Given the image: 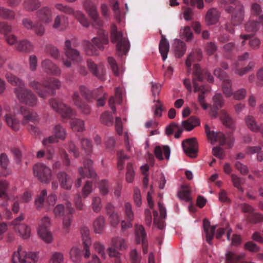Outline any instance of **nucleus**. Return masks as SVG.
Here are the masks:
<instances>
[{
  "label": "nucleus",
  "instance_id": "nucleus-41",
  "mask_svg": "<svg viewBox=\"0 0 263 263\" xmlns=\"http://www.w3.org/2000/svg\"><path fill=\"white\" fill-rule=\"evenodd\" d=\"M231 177L234 186L237 188L239 192L243 193L244 190L242 187L241 185L245 183V178L238 177L235 174H232Z\"/></svg>",
  "mask_w": 263,
  "mask_h": 263
},
{
  "label": "nucleus",
  "instance_id": "nucleus-10",
  "mask_svg": "<svg viewBox=\"0 0 263 263\" xmlns=\"http://www.w3.org/2000/svg\"><path fill=\"white\" fill-rule=\"evenodd\" d=\"M33 172L38 179L45 183H48L51 179L50 168L43 163H38L33 166Z\"/></svg>",
  "mask_w": 263,
  "mask_h": 263
},
{
  "label": "nucleus",
  "instance_id": "nucleus-60",
  "mask_svg": "<svg viewBox=\"0 0 263 263\" xmlns=\"http://www.w3.org/2000/svg\"><path fill=\"white\" fill-rule=\"evenodd\" d=\"M9 184L6 180L0 181V198L4 199H8L6 191L8 189Z\"/></svg>",
  "mask_w": 263,
  "mask_h": 263
},
{
  "label": "nucleus",
  "instance_id": "nucleus-42",
  "mask_svg": "<svg viewBox=\"0 0 263 263\" xmlns=\"http://www.w3.org/2000/svg\"><path fill=\"white\" fill-rule=\"evenodd\" d=\"M245 122L249 129L254 132H258L260 131V127L257 124V122L253 116H247L245 118Z\"/></svg>",
  "mask_w": 263,
  "mask_h": 263
},
{
  "label": "nucleus",
  "instance_id": "nucleus-11",
  "mask_svg": "<svg viewBox=\"0 0 263 263\" xmlns=\"http://www.w3.org/2000/svg\"><path fill=\"white\" fill-rule=\"evenodd\" d=\"M50 219L48 217H44L41 221L38 230V234L41 238L46 243H49L52 240V236L49 231Z\"/></svg>",
  "mask_w": 263,
  "mask_h": 263
},
{
  "label": "nucleus",
  "instance_id": "nucleus-48",
  "mask_svg": "<svg viewBox=\"0 0 263 263\" xmlns=\"http://www.w3.org/2000/svg\"><path fill=\"white\" fill-rule=\"evenodd\" d=\"M220 118L224 125L230 128L233 127V120L225 110L220 111Z\"/></svg>",
  "mask_w": 263,
  "mask_h": 263
},
{
  "label": "nucleus",
  "instance_id": "nucleus-63",
  "mask_svg": "<svg viewBox=\"0 0 263 263\" xmlns=\"http://www.w3.org/2000/svg\"><path fill=\"white\" fill-rule=\"evenodd\" d=\"M126 170V180L127 182L130 183L133 181L135 177V172L132 163L127 164Z\"/></svg>",
  "mask_w": 263,
  "mask_h": 263
},
{
  "label": "nucleus",
  "instance_id": "nucleus-56",
  "mask_svg": "<svg viewBox=\"0 0 263 263\" xmlns=\"http://www.w3.org/2000/svg\"><path fill=\"white\" fill-rule=\"evenodd\" d=\"M245 28L247 32H255L259 29L258 23L257 21H249L245 24Z\"/></svg>",
  "mask_w": 263,
  "mask_h": 263
},
{
  "label": "nucleus",
  "instance_id": "nucleus-4",
  "mask_svg": "<svg viewBox=\"0 0 263 263\" xmlns=\"http://www.w3.org/2000/svg\"><path fill=\"white\" fill-rule=\"evenodd\" d=\"M110 33L111 42L117 44L118 54L120 56L126 55L130 47L126 35H124L123 32L118 31L117 26L115 25H112L111 27Z\"/></svg>",
  "mask_w": 263,
  "mask_h": 263
},
{
  "label": "nucleus",
  "instance_id": "nucleus-15",
  "mask_svg": "<svg viewBox=\"0 0 263 263\" xmlns=\"http://www.w3.org/2000/svg\"><path fill=\"white\" fill-rule=\"evenodd\" d=\"M24 218L23 215L21 214L13 220V224L14 226L15 231L18 232L21 237L23 239H28L30 236V228L24 224L20 223V221H22Z\"/></svg>",
  "mask_w": 263,
  "mask_h": 263
},
{
  "label": "nucleus",
  "instance_id": "nucleus-18",
  "mask_svg": "<svg viewBox=\"0 0 263 263\" xmlns=\"http://www.w3.org/2000/svg\"><path fill=\"white\" fill-rule=\"evenodd\" d=\"M205 132L212 144H214L216 142H218L221 145H224L227 142L226 137L224 134L221 132H215L211 130L210 127L206 124L205 126Z\"/></svg>",
  "mask_w": 263,
  "mask_h": 263
},
{
  "label": "nucleus",
  "instance_id": "nucleus-53",
  "mask_svg": "<svg viewBox=\"0 0 263 263\" xmlns=\"http://www.w3.org/2000/svg\"><path fill=\"white\" fill-rule=\"evenodd\" d=\"M70 257L72 261L76 263H79L82 258L81 252L80 249L76 247L72 248L69 252Z\"/></svg>",
  "mask_w": 263,
  "mask_h": 263
},
{
  "label": "nucleus",
  "instance_id": "nucleus-50",
  "mask_svg": "<svg viewBox=\"0 0 263 263\" xmlns=\"http://www.w3.org/2000/svg\"><path fill=\"white\" fill-rule=\"evenodd\" d=\"M95 232L100 234L102 232L104 228V218L103 216L98 217L93 222Z\"/></svg>",
  "mask_w": 263,
  "mask_h": 263
},
{
  "label": "nucleus",
  "instance_id": "nucleus-1",
  "mask_svg": "<svg viewBox=\"0 0 263 263\" xmlns=\"http://www.w3.org/2000/svg\"><path fill=\"white\" fill-rule=\"evenodd\" d=\"M5 77L9 83L16 86L14 91L17 98L22 102L30 106H34L36 104V97L31 90L25 88V83L21 79L8 72H6Z\"/></svg>",
  "mask_w": 263,
  "mask_h": 263
},
{
  "label": "nucleus",
  "instance_id": "nucleus-6",
  "mask_svg": "<svg viewBox=\"0 0 263 263\" xmlns=\"http://www.w3.org/2000/svg\"><path fill=\"white\" fill-rule=\"evenodd\" d=\"M38 259L36 252H27L19 246L13 254L12 263H36Z\"/></svg>",
  "mask_w": 263,
  "mask_h": 263
},
{
  "label": "nucleus",
  "instance_id": "nucleus-49",
  "mask_svg": "<svg viewBox=\"0 0 263 263\" xmlns=\"http://www.w3.org/2000/svg\"><path fill=\"white\" fill-rule=\"evenodd\" d=\"M70 125L74 130L81 132L84 129V122L83 120L73 118L70 120Z\"/></svg>",
  "mask_w": 263,
  "mask_h": 263
},
{
  "label": "nucleus",
  "instance_id": "nucleus-27",
  "mask_svg": "<svg viewBox=\"0 0 263 263\" xmlns=\"http://www.w3.org/2000/svg\"><path fill=\"white\" fill-rule=\"evenodd\" d=\"M220 13L216 8H210L207 11L205 16V21L208 25L216 24L219 19Z\"/></svg>",
  "mask_w": 263,
  "mask_h": 263
},
{
  "label": "nucleus",
  "instance_id": "nucleus-61",
  "mask_svg": "<svg viewBox=\"0 0 263 263\" xmlns=\"http://www.w3.org/2000/svg\"><path fill=\"white\" fill-rule=\"evenodd\" d=\"M118 163L117 167L119 170H122L124 168V161L128 159V157L125 155L123 151H120L117 153Z\"/></svg>",
  "mask_w": 263,
  "mask_h": 263
},
{
  "label": "nucleus",
  "instance_id": "nucleus-7",
  "mask_svg": "<svg viewBox=\"0 0 263 263\" xmlns=\"http://www.w3.org/2000/svg\"><path fill=\"white\" fill-rule=\"evenodd\" d=\"M55 9L66 14L73 15V16L84 27H87L89 24L85 14L80 11H74L71 7L62 4L57 3L54 5Z\"/></svg>",
  "mask_w": 263,
  "mask_h": 263
},
{
  "label": "nucleus",
  "instance_id": "nucleus-12",
  "mask_svg": "<svg viewBox=\"0 0 263 263\" xmlns=\"http://www.w3.org/2000/svg\"><path fill=\"white\" fill-rule=\"evenodd\" d=\"M214 74L219 78L222 82V90L223 93L228 97H230L232 95V83L227 73L220 68H218L214 71Z\"/></svg>",
  "mask_w": 263,
  "mask_h": 263
},
{
  "label": "nucleus",
  "instance_id": "nucleus-64",
  "mask_svg": "<svg viewBox=\"0 0 263 263\" xmlns=\"http://www.w3.org/2000/svg\"><path fill=\"white\" fill-rule=\"evenodd\" d=\"M248 220L252 223H257L263 221V215L258 213H254L249 215L247 217Z\"/></svg>",
  "mask_w": 263,
  "mask_h": 263
},
{
  "label": "nucleus",
  "instance_id": "nucleus-20",
  "mask_svg": "<svg viewBox=\"0 0 263 263\" xmlns=\"http://www.w3.org/2000/svg\"><path fill=\"white\" fill-rule=\"evenodd\" d=\"M79 90L81 95L88 101H92L93 99H97L102 93V87H100L93 91H90L85 86L81 85L79 87Z\"/></svg>",
  "mask_w": 263,
  "mask_h": 263
},
{
  "label": "nucleus",
  "instance_id": "nucleus-32",
  "mask_svg": "<svg viewBox=\"0 0 263 263\" xmlns=\"http://www.w3.org/2000/svg\"><path fill=\"white\" fill-rule=\"evenodd\" d=\"M202 57V51L200 49H197L192 52L188 56L185 64L187 68V72L191 70L192 63L195 61H200Z\"/></svg>",
  "mask_w": 263,
  "mask_h": 263
},
{
  "label": "nucleus",
  "instance_id": "nucleus-13",
  "mask_svg": "<svg viewBox=\"0 0 263 263\" xmlns=\"http://www.w3.org/2000/svg\"><path fill=\"white\" fill-rule=\"evenodd\" d=\"M83 5L84 8L94 23L98 27L102 26V22L99 17L97 7L93 2L90 0H84Z\"/></svg>",
  "mask_w": 263,
  "mask_h": 263
},
{
  "label": "nucleus",
  "instance_id": "nucleus-8",
  "mask_svg": "<svg viewBox=\"0 0 263 263\" xmlns=\"http://www.w3.org/2000/svg\"><path fill=\"white\" fill-rule=\"evenodd\" d=\"M49 104L51 107L59 113L63 119H69L76 115L75 111L70 107L58 99H50Z\"/></svg>",
  "mask_w": 263,
  "mask_h": 263
},
{
  "label": "nucleus",
  "instance_id": "nucleus-36",
  "mask_svg": "<svg viewBox=\"0 0 263 263\" xmlns=\"http://www.w3.org/2000/svg\"><path fill=\"white\" fill-rule=\"evenodd\" d=\"M24 9L28 12L37 10L41 5L39 0H25L23 3Z\"/></svg>",
  "mask_w": 263,
  "mask_h": 263
},
{
  "label": "nucleus",
  "instance_id": "nucleus-46",
  "mask_svg": "<svg viewBox=\"0 0 263 263\" xmlns=\"http://www.w3.org/2000/svg\"><path fill=\"white\" fill-rule=\"evenodd\" d=\"M112 246L120 250H123L126 249L127 246L125 241L121 237H114L111 240Z\"/></svg>",
  "mask_w": 263,
  "mask_h": 263
},
{
  "label": "nucleus",
  "instance_id": "nucleus-31",
  "mask_svg": "<svg viewBox=\"0 0 263 263\" xmlns=\"http://www.w3.org/2000/svg\"><path fill=\"white\" fill-rule=\"evenodd\" d=\"M203 226L205 233L206 240L208 243L211 245L215 234L216 226H211L210 221L206 219L203 220Z\"/></svg>",
  "mask_w": 263,
  "mask_h": 263
},
{
  "label": "nucleus",
  "instance_id": "nucleus-40",
  "mask_svg": "<svg viewBox=\"0 0 263 263\" xmlns=\"http://www.w3.org/2000/svg\"><path fill=\"white\" fill-rule=\"evenodd\" d=\"M136 240L137 243L146 241V234L144 227L142 225L135 226Z\"/></svg>",
  "mask_w": 263,
  "mask_h": 263
},
{
  "label": "nucleus",
  "instance_id": "nucleus-14",
  "mask_svg": "<svg viewBox=\"0 0 263 263\" xmlns=\"http://www.w3.org/2000/svg\"><path fill=\"white\" fill-rule=\"evenodd\" d=\"M182 146L186 155L193 158L197 157L198 148L196 138H192L183 141Z\"/></svg>",
  "mask_w": 263,
  "mask_h": 263
},
{
  "label": "nucleus",
  "instance_id": "nucleus-26",
  "mask_svg": "<svg viewBox=\"0 0 263 263\" xmlns=\"http://www.w3.org/2000/svg\"><path fill=\"white\" fill-rule=\"evenodd\" d=\"M105 210L111 226L116 227L119 223V218L118 214L114 211V206L110 203H107Z\"/></svg>",
  "mask_w": 263,
  "mask_h": 263
},
{
  "label": "nucleus",
  "instance_id": "nucleus-45",
  "mask_svg": "<svg viewBox=\"0 0 263 263\" xmlns=\"http://www.w3.org/2000/svg\"><path fill=\"white\" fill-rule=\"evenodd\" d=\"M243 257V255H238L231 251H228L226 254V263H237Z\"/></svg>",
  "mask_w": 263,
  "mask_h": 263
},
{
  "label": "nucleus",
  "instance_id": "nucleus-43",
  "mask_svg": "<svg viewBox=\"0 0 263 263\" xmlns=\"http://www.w3.org/2000/svg\"><path fill=\"white\" fill-rule=\"evenodd\" d=\"M15 13L9 9L0 7V17L8 20H13L15 18Z\"/></svg>",
  "mask_w": 263,
  "mask_h": 263
},
{
  "label": "nucleus",
  "instance_id": "nucleus-35",
  "mask_svg": "<svg viewBox=\"0 0 263 263\" xmlns=\"http://www.w3.org/2000/svg\"><path fill=\"white\" fill-rule=\"evenodd\" d=\"M5 120L7 125L13 130L17 131L20 129V122L15 115L7 114L5 116Z\"/></svg>",
  "mask_w": 263,
  "mask_h": 263
},
{
  "label": "nucleus",
  "instance_id": "nucleus-37",
  "mask_svg": "<svg viewBox=\"0 0 263 263\" xmlns=\"http://www.w3.org/2000/svg\"><path fill=\"white\" fill-rule=\"evenodd\" d=\"M198 125H199V120L194 116L182 122V126L187 131L192 130Z\"/></svg>",
  "mask_w": 263,
  "mask_h": 263
},
{
  "label": "nucleus",
  "instance_id": "nucleus-2",
  "mask_svg": "<svg viewBox=\"0 0 263 263\" xmlns=\"http://www.w3.org/2000/svg\"><path fill=\"white\" fill-rule=\"evenodd\" d=\"M29 85L35 90L40 97L45 98L47 94L54 95L55 90L59 89L61 84L59 80L51 78L43 81L42 83L32 81L29 82Z\"/></svg>",
  "mask_w": 263,
  "mask_h": 263
},
{
  "label": "nucleus",
  "instance_id": "nucleus-34",
  "mask_svg": "<svg viewBox=\"0 0 263 263\" xmlns=\"http://www.w3.org/2000/svg\"><path fill=\"white\" fill-rule=\"evenodd\" d=\"M169 48L170 45L168 42L165 38V35L161 34V39L159 43V49L163 61H164L167 58Z\"/></svg>",
  "mask_w": 263,
  "mask_h": 263
},
{
  "label": "nucleus",
  "instance_id": "nucleus-55",
  "mask_svg": "<svg viewBox=\"0 0 263 263\" xmlns=\"http://www.w3.org/2000/svg\"><path fill=\"white\" fill-rule=\"evenodd\" d=\"M53 213L56 218L64 217L67 215L65 208L63 204H58L53 209Z\"/></svg>",
  "mask_w": 263,
  "mask_h": 263
},
{
  "label": "nucleus",
  "instance_id": "nucleus-19",
  "mask_svg": "<svg viewBox=\"0 0 263 263\" xmlns=\"http://www.w3.org/2000/svg\"><path fill=\"white\" fill-rule=\"evenodd\" d=\"M87 64L88 69L94 76L100 80L103 79L105 70L101 63L97 64L92 60L88 59Z\"/></svg>",
  "mask_w": 263,
  "mask_h": 263
},
{
  "label": "nucleus",
  "instance_id": "nucleus-51",
  "mask_svg": "<svg viewBox=\"0 0 263 263\" xmlns=\"http://www.w3.org/2000/svg\"><path fill=\"white\" fill-rule=\"evenodd\" d=\"M190 194V190L188 187L182 185V190L178 193V197L181 200L190 202L191 200Z\"/></svg>",
  "mask_w": 263,
  "mask_h": 263
},
{
  "label": "nucleus",
  "instance_id": "nucleus-33",
  "mask_svg": "<svg viewBox=\"0 0 263 263\" xmlns=\"http://www.w3.org/2000/svg\"><path fill=\"white\" fill-rule=\"evenodd\" d=\"M122 101V90L120 87H117L115 89V97H111L108 101L109 105L115 113L116 111V107L114 105L115 103L120 104Z\"/></svg>",
  "mask_w": 263,
  "mask_h": 263
},
{
  "label": "nucleus",
  "instance_id": "nucleus-52",
  "mask_svg": "<svg viewBox=\"0 0 263 263\" xmlns=\"http://www.w3.org/2000/svg\"><path fill=\"white\" fill-rule=\"evenodd\" d=\"M53 133L54 135L58 139L64 140L66 138V130L65 128L60 124H57L54 127Z\"/></svg>",
  "mask_w": 263,
  "mask_h": 263
},
{
  "label": "nucleus",
  "instance_id": "nucleus-9",
  "mask_svg": "<svg viewBox=\"0 0 263 263\" xmlns=\"http://www.w3.org/2000/svg\"><path fill=\"white\" fill-rule=\"evenodd\" d=\"M92 161L90 159H86L84 162V166L79 168V173L81 177L78 178L76 182L75 185L79 187L81 185L82 179L86 177L93 178L96 176V173L92 167Z\"/></svg>",
  "mask_w": 263,
  "mask_h": 263
},
{
  "label": "nucleus",
  "instance_id": "nucleus-57",
  "mask_svg": "<svg viewBox=\"0 0 263 263\" xmlns=\"http://www.w3.org/2000/svg\"><path fill=\"white\" fill-rule=\"evenodd\" d=\"M91 208L95 213H99L102 207L101 199L99 197H95L92 198Z\"/></svg>",
  "mask_w": 263,
  "mask_h": 263
},
{
  "label": "nucleus",
  "instance_id": "nucleus-58",
  "mask_svg": "<svg viewBox=\"0 0 263 263\" xmlns=\"http://www.w3.org/2000/svg\"><path fill=\"white\" fill-rule=\"evenodd\" d=\"M248 44L251 49L256 50L259 48L261 44V41L258 38L252 36L250 35Z\"/></svg>",
  "mask_w": 263,
  "mask_h": 263
},
{
  "label": "nucleus",
  "instance_id": "nucleus-29",
  "mask_svg": "<svg viewBox=\"0 0 263 263\" xmlns=\"http://www.w3.org/2000/svg\"><path fill=\"white\" fill-rule=\"evenodd\" d=\"M244 19V8L241 5H239L235 11L232 14L231 21L234 25L240 24Z\"/></svg>",
  "mask_w": 263,
  "mask_h": 263
},
{
  "label": "nucleus",
  "instance_id": "nucleus-30",
  "mask_svg": "<svg viewBox=\"0 0 263 263\" xmlns=\"http://www.w3.org/2000/svg\"><path fill=\"white\" fill-rule=\"evenodd\" d=\"M171 149L167 145H158L154 149V154L156 157L159 160L164 159L163 154L166 159L168 160L170 157Z\"/></svg>",
  "mask_w": 263,
  "mask_h": 263
},
{
  "label": "nucleus",
  "instance_id": "nucleus-3",
  "mask_svg": "<svg viewBox=\"0 0 263 263\" xmlns=\"http://www.w3.org/2000/svg\"><path fill=\"white\" fill-rule=\"evenodd\" d=\"M92 44L90 42L85 41L84 47L86 54L88 55H96L98 54L97 48L100 50L104 49V45L108 44L109 41L108 33L104 30H100L99 36L92 39Z\"/></svg>",
  "mask_w": 263,
  "mask_h": 263
},
{
  "label": "nucleus",
  "instance_id": "nucleus-28",
  "mask_svg": "<svg viewBox=\"0 0 263 263\" xmlns=\"http://www.w3.org/2000/svg\"><path fill=\"white\" fill-rule=\"evenodd\" d=\"M57 178L62 188L65 190H70L71 188L73 181L66 173L59 172L57 174Z\"/></svg>",
  "mask_w": 263,
  "mask_h": 263
},
{
  "label": "nucleus",
  "instance_id": "nucleus-59",
  "mask_svg": "<svg viewBox=\"0 0 263 263\" xmlns=\"http://www.w3.org/2000/svg\"><path fill=\"white\" fill-rule=\"evenodd\" d=\"M124 212L126 220L133 221L134 219V215L130 203L128 202L125 203L124 206Z\"/></svg>",
  "mask_w": 263,
  "mask_h": 263
},
{
  "label": "nucleus",
  "instance_id": "nucleus-22",
  "mask_svg": "<svg viewBox=\"0 0 263 263\" xmlns=\"http://www.w3.org/2000/svg\"><path fill=\"white\" fill-rule=\"evenodd\" d=\"M41 66L47 74L58 76L61 74V69L59 67L49 59H45L41 63Z\"/></svg>",
  "mask_w": 263,
  "mask_h": 263
},
{
  "label": "nucleus",
  "instance_id": "nucleus-54",
  "mask_svg": "<svg viewBox=\"0 0 263 263\" xmlns=\"http://www.w3.org/2000/svg\"><path fill=\"white\" fill-rule=\"evenodd\" d=\"M64 261V255L60 252H53L49 259V263H63Z\"/></svg>",
  "mask_w": 263,
  "mask_h": 263
},
{
  "label": "nucleus",
  "instance_id": "nucleus-39",
  "mask_svg": "<svg viewBox=\"0 0 263 263\" xmlns=\"http://www.w3.org/2000/svg\"><path fill=\"white\" fill-rule=\"evenodd\" d=\"M17 50L23 52H29L32 50V43L27 40L20 41L16 45Z\"/></svg>",
  "mask_w": 263,
  "mask_h": 263
},
{
  "label": "nucleus",
  "instance_id": "nucleus-62",
  "mask_svg": "<svg viewBox=\"0 0 263 263\" xmlns=\"http://www.w3.org/2000/svg\"><path fill=\"white\" fill-rule=\"evenodd\" d=\"M101 121L107 126H110L113 123V117L108 112H105L101 115Z\"/></svg>",
  "mask_w": 263,
  "mask_h": 263
},
{
  "label": "nucleus",
  "instance_id": "nucleus-47",
  "mask_svg": "<svg viewBox=\"0 0 263 263\" xmlns=\"http://www.w3.org/2000/svg\"><path fill=\"white\" fill-rule=\"evenodd\" d=\"M255 66V63L254 61H250L248 65L242 68H237L236 67L234 70L235 73L238 74L239 76H242L251 71ZM238 66L236 65V67Z\"/></svg>",
  "mask_w": 263,
  "mask_h": 263
},
{
  "label": "nucleus",
  "instance_id": "nucleus-23",
  "mask_svg": "<svg viewBox=\"0 0 263 263\" xmlns=\"http://www.w3.org/2000/svg\"><path fill=\"white\" fill-rule=\"evenodd\" d=\"M68 24V17L63 14H59L54 19L52 27L58 31H63L67 28Z\"/></svg>",
  "mask_w": 263,
  "mask_h": 263
},
{
  "label": "nucleus",
  "instance_id": "nucleus-16",
  "mask_svg": "<svg viewBox=\"0 0 263 263\" xmlns=\"http://www.w3.org/2000/svg\"><path fill=\"white\" fill-rule=\"evenodd\" d=\"M20 113L22 116V124L25 125L29 122L35 123L38 121V117L35 112L25 106H21Z\"/></svg>",
  "mask_w": 263,
  "mask_h": 263
},
{
  "label": "nucleus",
  "instance_id": "nucleus-17",
  "mask_svg": "<svg viewBox=\"0 0 263 263\" xmlns=\"http://www.w3.org/2000/svg\"><path fill=\"white\" fill-rule=\"evenodd\" d=\"M64 51L65 56L69 59L78 63L82 60V57L80 52L72 48L71 43L70 40H67L65 42Z\"/></svg>",
  "mask_w": 263,
  "mask_h": 263
},
{
  "label": "nucleus",
  "instance_id": "nucleus-21",
  "mask_svg": "<svg viewBox=\"0 0 263 263\" xmlns=\"http://www.w3.org/2000/svg\"><path fill=\"white\" fill-rule=\"evenodd\" d=\"M39 21L44 24H49L52 21V12L49 7H43L36 12Z\"/></svg>",
  "mask_w": 263,
  "mask_h": 263
},
{
  "label": "nucleus",
  "instance_id": "nucleus-25",
  "mask_svg": "<svg viewBox=\"0 0 263 263\" xmlns=\"http://www.w3.org/2000/svg\"><path fill=\"white\" fill-rule=\"evenodd\" d=\"M84 250L85 251L84 253L85 258H88L90 255L89 247L91 245V241L89 237V231L87 228H83L81 231Z\"/></svg>",
  "mask_w": 263,
  "mask_h": 263
},
{
  "label": "nucleus",
  "instance_id": "nucleus-5",
  "mask_svg": "<svg viewBox=\"0 0 263 263\" xmlns=\"http://www.w3.org/2000/svg\"><path fill=\"white\" fill-rule=\"evenodd\" d=\"M204 78L210 83L214 82L213 76L206 70H202L198 64H195L193 67V82L195 92L201 90L202 92L210 91V87L207 85H199L198 82H202Z\"/></svg>",
  "mask_w": 263,
  "mask_h": 263
},
{
  "label": "nucleus",
  "instance_id": "nucleus-24",
  "mask_svg": "<svg viewBox=\"0 0 263 263\" xmlns=\"http://www.w3.org/2000/svg\"><path fill=\"white\" fill-rule=\"evenodd\" d=\"M213 106L211 108L210 115L215 118L217 117V111L221 108L224 103L223 97L221 93H218L213 97Z\"/></svg>",
  "mask_w": 263,
  "mask_h": 263
},
{
  "label": "nucleus",
  "instance_id": "nucleus-38",
  "mask_svg": "<svg viewBox=\"0 0 263 263\" xmlns=\"http://www.w3.org/2000/svg\"><path fill=\"white\" fill-rule=\"evenodd\" d=\"M173 47L175 51L176 56L178 58L181 57L186 51V46L185 43L180 40L175 41Z\"/></svg>",
  "mask_w": 263,
  "mask_h": 263
},
{
  "label": "nucleus",
  "instance_id": "nucleus-44",
  "mask_svg": "<svg viewBox=\"0 0 263 263\" xmlns=\"http://www.w3.org/2000/svg\"><path fill=\"white\" fill-rule=\"evenodd\" d=\"M180 35L182 39L186 42L191 41L193 36V34L190 26H186L182 27L180 31Z\"/></svg>",
  "mask_w": 263,
  "mask_h": 263
}]
</instances>
